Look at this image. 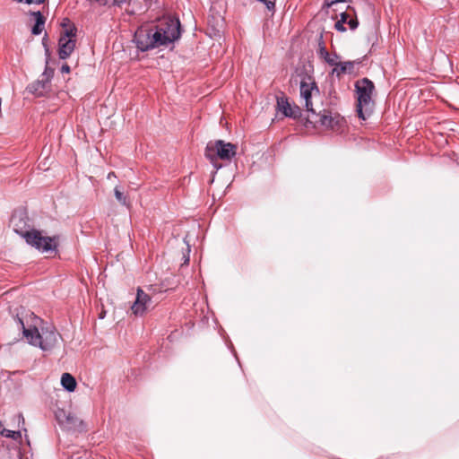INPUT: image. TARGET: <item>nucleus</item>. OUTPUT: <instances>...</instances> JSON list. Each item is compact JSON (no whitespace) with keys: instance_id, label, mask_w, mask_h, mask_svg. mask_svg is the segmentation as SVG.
<instances>
[{"instance_id":"aec40b11","label":"nucleus","mask_w":459,"mask_h":459,"mask_svg":"<svg viewBox=\"0 0 459 459\" xmlns=\"http://www.w3.org/2000/svg\"><path fill=\"white\" fill-rule=\"evenodd\" d=\"M347 1L348 0H325V5L327 7H330V6L333 5L334 4L344 3Z\"/></svg>"},{"instance_id":"6e6552de","label":"nucleus","mask_w":459,"mask_h":459,"mask_svg":"<svg viewBox=\"0 0 459 459\" xmlns=\"http://www.w3.org/2000/svg\"><path fill=\"white\" fill-rule=\"evenodd\" d=\"M319 96V89L316 82L309 76L302 79L300 82V99L307 112L315 114L312 99Z\"/></svg>"},{"instance_id":"20e7f679","label":"nucleus","mask_w":459,"mask_h":459,"mask_svg":"<svg viewBox=\"0 0 459 459\" xmlns=\"http://www.w3.org/2000/svg\"><path fill=\"white\" fill-rule=\"evenodd\" d=\"M62 27L58 42V55L61 59H65L71 56L75 48L77 29L68 19L63 21Z\"/></svg>"},{"instance_id":"f3484780","label":"nucleus","mask_w":459,"mask_h":459,"mask_svg":"<svg viewBox=\"0 0 459 459\" xmlns=\"http://www.w3.org/2000/svg\"><path fill=\"white\" fill-rule=\"evenodd\" d=\"M31 15H33L35 17V20H36V23L33 26V28L31 30V32L34 35H39L43 30V26H44V24L46 22V18L44 17V15L40 12H32Z\"/></svg>"},{"instance_id":"7ed1b4c3","label":"nucleus","mask_w":459,"mask_h":459,"mask_svg":"<svg viewBox=\"0 0 459 459\" xmlns=\"http://www.w3.org/2000/svg\"><path fill=\"white\" fill-rule=\"evenodd\" d=\"M153 28L156 33L160 34L161 46L167 47L178 40L181 36L180 22L175 17H163Z\"/></svg>"},{"instance_id":"2f4dec72","label":"nucleus","mask_w":459,"mask_h":459,"mask_svg":"<svg viewBox=\"0 0 459 459\" xmlns=\"http://www.w3.org/2000/svg\"><path fill=\"white\" fill-rule=\"evenodd\" d=\"M100 316H105V312H102V313L100 314Z\"/></svg>"},{"instance_id":"393cba45","label":"nucleus","mask_w":459,"mask_h":459,"mask_svg":"<svg viewBox=\"0 0 459 459\" xmlns=\"http://www.w3.org/2000/svg\"><path fill=\"white\" fill-rule=\"evenodd\" d=\"M61 72L66 74L70 73V66L67 64L63 65L61 67Z\"/></svg>"},{"instance_id":"39448f33","label":"nucleus","mask_w":459,"mask_h":459,"mask_svg":"<svg viewBox=\"0 0 459 459\" xmlns=\"http://www.w3.org/2000/svg\"><path fill=\"white\" fill-rule=\"evenodd\" d=\"M31 319H33V324H29V321L24 322L22 317H17V324L21 326L23 337L30 344L46 350L42 342L45 333L44 329L41 327V333L39 329L42 324V319L41 317H31Z\"/></svg>"},{"instance_id":"9b49d317","label":"nucleus","mask_w":459,"mask_h":459,"mask_svg":"<svg viewBox=\"0 0 459 459\" xmlns=\"http://www.w3.org/2000/svg\"><path fill=\"white\" fill-rule=\"evenodd\" d=\"M315 118V123H320L326 128H333L339 122V116H333L330 111L324 110L318 114L315 111V114L308 116V119Z\"/></svg>"},{"instance_id":"4be33fe9","label":"nucleus","mask_w":459,"mask_h":459,"mask_svg":"<svg viewBox=\"0 0 459 459\" xmlns=\"http://www.w3.org/2000/svg\"><path fill=\"white\" fill-rule=\"evenodd\" d=\"M334 28L339 30V31H345L346 30V28L344 27V23L342 22H340L339 21H337L334 24Z\"/></svg>"},{"instance_id":"9d476101","label":"nucleus","mask_w":459,"mask_h":459,"mask_svg":"<svg viewBox=\"0 0 459 459\" xmlns=\"http://www.w3.org/2000/svg\"><path fill=\"white\" fill-rule=\"evenodd\" d=\"M277 108L285 117L298 118L301 117V109L297 105H291L284 96L277 98Z\"/></svg>"},{"instance_id":"5701e85b","label":"nucleus","mask_w":459,"mask_h":459,"mask_svg":"<svg viewBox=\"0 0 459 459\" xmlns=\"http://www.w3.org/2000/svg\"><path fill=\"white\" fill-rule=\"evenodd\" d=\"M348 17H349V14L347 13H342L341 19L339 20V22H342V23H346V22H348Z\"/></svg>"},{"instance_id":"412c9836","label":"nucleus","mask_w":459,"mask_h":459,"mask_svg":"<svg viewBox=\"0 0 459 459\" xmlns=\"http://www.w3.org/2000/svg\"><path fill=\"white\" fill-rule=\"evenodd\" d=\"M347 23L349 24L351 30H355L359 25L357 19H350Z\"/></svg>"},{"instance_id":"f03ea898","label":"nucleus","mask_w":459,"mask_h":459,"mask_svg":"<svg viewBox=\"0 0 459 459\" xmlns=\"http://www.w3.org/2000/svg\"><path fill=\"white\" fill-rule=\"evenodd\" d=\"M236 152V145L225 143L222 140H217L208 143L205 148V157L210 160L213 167L218 170L221 168V164L218 162V160H230L235 156Z\"/></svg>"},{"instance_id":"4468645a","label":"nucleus","mask_w":459,"mask_h":459,"mask_svg":"<svg viewBox=\"0 0 459 459\" xmlns=\"http://www.w3.org/2000/svg\"><path fill=\"white\" fill-rule=\"evenodd\" d=\"M48 78L45 80H38L29 86V91L37 96H42L48 88Z\"/></svg>"},{"instance_id":"ddd939ff","label":"nucleus","mask_w":459,"mask_h":459,"mask_svg":"<svg viewBox=\"0 0 459 459\" xmlns=\"http://www.w3.org/2000/svg\"><path fill=\"white\" fill-rule=\"evenodd\" d=\"M333 66V74H335L337 77H341L342 75L345 74H351L353 72L354 69V63L348 61V62H339L336 60V64Z\"/></svg>"},{"instance_id":"f8f14e48","label":"nucleus","mask_w":459,"mask_h":459,"mask_svg":"<svg viewBox=\"0 0 459 459\" xmlns=\"http://www.w3.org/2000/svg\"><path fill=\"white\" fill-rule=\"evenodd\" d=\"M55 415L59 425L69 429H75L77 425L81 423V420L77 417L63 409H58Z\"/></svg>"},{"instance_id":"b1692460","label":"nucleus","mask_w":459,"mask_h":459,"mask_svg":"<svg viewBox=\"0 0 459 459\" xmlns=\"http://www.w3.org/2000/svg\"><path fill=\"white\" fill-rule=\"evenodd\" d=\"M43 3H45V0H26V4H43Z\"/></svg>"},{"instance_id":"423d86ee","label":"nucleus","mask_w":459,"mask_h":459,"mask_svg":"<svg viewBox=\"0 0 459 459\" xmlns=\"http://www.w3.org/2000/svg\"><path fill=\"white\" fill-rule=\"evenodd\" d=\"M134 42L141 51L161 47L160 34H157L154 28L141 27L134 33Z\"/></svg>"},{"instance_id":"c85d7f7f","label":"nucleus","mask_w":459,"mask_h":459,"mask_svg":"<svg viewBox=\"0 0 459 459\" xmlns=\"http://www.w3.org/2000/svg\"><path fill=\"white\" fill-rule=\"evenodd\" d=\"M18 3H25L26 4V0H17Z\"/></svg>"},{"instance_id":"1a4fd4ad","label":"nucleus","mask_w":459,"mask_h":459,"mask_svg":"<svg viewBox=\"0 0 459 459\" xmlns=\"http://www.w3.org/2000/svg\"><path fill=\"white\" fill-rule=\"evenodd\" d=\"M149 292L144 291L141 288L137 289L136 299L131 307L133 313L137 316L138 314L147 313L149 309L154 307L156 300H153V288H148Z\"/></svg>"},{"instance_id":"cd10ccee","label":"nucleus","mask_w":459,"mask_h":459,"mask_svg":"<svg viewBox=\"0 0 459 459\" xmlns=\"http://www.w3.org/2000/svg\"><path fill=\"white\" fill-rule=\"evenodd\" d=\"M19 419H20V420L22 421V423H24V419H23V417L22 415H19Z\"/></svg>"},{"instance_id":"bb28decb","label":"nucleus","mask_w":459,"mask_h":459,"mask_svg":"<svg viewBox=\"0 0 459 459\" xmlns=\"http://www.w3.org/2000/svg\"><path fill=\"white\" fill-rule=\"evenodd\" d=\"M113 177H115L114 172H110V173L108 175V178H113Z\"/></svg>"},{"instance_id":"a878e982","label":"nucleus","mask_w":459,"mask_h":459,"mask_svg":"<svg viewBox=\"0 0 459 459\" xmlns=\"http://www.w3.org/2000/svg\"><path fill=\"white\" fill-rule=\"evenodd\" d=\"M184 258H185L184 264H188L189 257L188 256H184Z\"/></svg>"},{"instance_id":"6ab92c4d","label":"nucleus","mask_w":459,"mask_h":459,"mask_svg":"<svg viewBox=\"0 0 459 459\" xmlns=\"http://www.w3.org/2000/svg\"><path fill=\"white\" fill-rule=\"evenodd\" d=\"M115 196L117 198V200L121 203L122 204L126 205V197L124 195V194L117 188L116 187L115 190Z\"/></svg>"},{"instance_id":"0eeeda50","label":"nucleus","mask_w":459,"mask_h":459,"mask_svg":"<svg viewBox=\"0 0 459 459\" xmlns=\"http://www.w3.org/2000/svg\"><path fill=\"white\" fill-rule=\"evenodd\" d=\"M23 236L27 243L43 252L54 251L57 245L56 237H44L38 230L26 231Z\"/></svg>"},{"instance_id":"a211bd4d","label":"nucleus","mask_w":459,"mask_h":459,"mask_svg":"<svg viewBox=\"0 0 459 459\" xmlns=\"http://www.w3.org/2000/svg\"><path fill=\"white\" fill-rule=\"evenodd\" d=\"M0 435L12 438L13 440H19L22 438L21 431L10 430L4 427V425L0 422Z\"/></svg>"},{"instance_id":"c756f323","label":"nucleus","mask_w":459,"mask_h":459,"mask_svg":"<svg viewBox=\"0 0 459 459\" xmlns=\"http://www.w3.org/2000/svg\"><path fill=\"white\" fill-rule=\"evenodd\" d=\"M26 319H29V316H26ZM30 319L31 321H33V319H31V317H30ZM30 324H33V322H31Z\"/></svg>"},{"instance_id":"f257e3e1","label":"nucleus","mask_w":459,"mask_h":459,"mask_svg":"<svg viewBox=\"0 0 459 459\" xmlns=\"http://www.w3.org/2000/svg\"><path fill=\"white\" fill-rule=\"evenodd\" d=\"M374 91L375 85L368 78L359 79L355 82L357 113L358 117L362 120H366L373 112L375 106L373 100Z\"/></svg>"},{"instance_id":"7c9ffc66","label":"nucleus","mask_w":459,"mask_h":459,"mask_svg":"<svg viewBox=\"0 0 459 459\" xmlns=\"http://www.w3.org/2000/svg\"><path fill=\"white\" fill-rule=\"evenodd\" d=\"M49 333H50L51 335H55V333H54V332H52V331H51V332H49Z\"/></svg>"},{"instance_id":"2eb2a0df","label":"nucleus","mask_w":459,"mask_h":459,"mask_svg":"<svg viewBox=\"0 0 459 459\" xmlns=\"http://www.w3.org/2000/svg\"><path fill=\"white\" fill-rule=\"evenodd\" d=\"M318 56L320 58H323L327 64L330 65H333L336 64V60H338V56L333 55L331 56L328 51L326 50V48L324 44V42H319V48H318Z\"/></svg>"},{"instance_id":"dca6fc26","label":"nucleus","mask_w":459,"mask_h":459,"mask_svg":"<svg viewBox=\"0 0 459 459\" xmlns=\"http://www.w3.org/2000/svg\"><path fill=\"white\" fill-rule=\"evenodd\" d=\"M61 385L68 392H74L76 388V380L70 373H64L61 377Z\"/></svg>"}]
</instances>
